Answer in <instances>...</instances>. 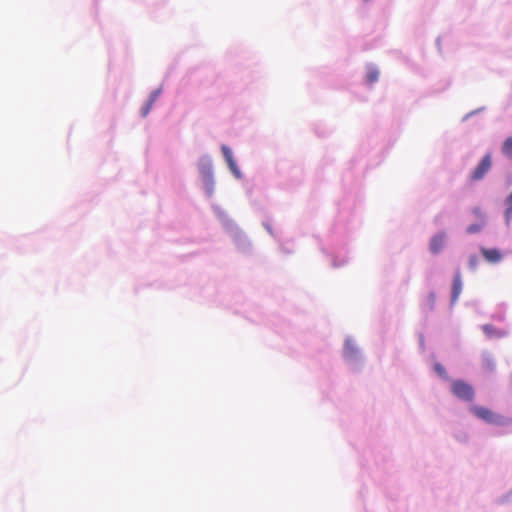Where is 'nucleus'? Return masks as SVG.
<instances>
[{
  "label": "nucleus",
  "mask_w": 512,
  "mask_h": 512,
  "mask_svg": "<svg viewBox=\"0 0 512 512\" xmlns=\"http://www.w3.org/2000/svg\"><path fill=\"white\" fill-rule=\"evenodd\" d=\"M452 393L460 400L473 401L475 392L473 387L465 381L455 380L451 384Z\"/></svg>",
  "instance_id": "2"
},
{
  "label": "nucleus",
  "mask_w": 512,
  "mask_h": 512,
  "mask_svg": "<svg viewBox=\"0 0 512 512\" xmlns=\"http://www.w3.org/2000/svg\"><path fill=\"white\" fill-rule=\"evenodd\" d=\"M477 265H478V257L475 255L471 256L469 258V266L474 269L477 267Z\"/></svg>",
  "instance_id": "15"
},
{
  "label": "nucleus",
  "mask_w": 512,
  "mask_h": 512,
  "mask_svg": "<svg viewBox=\"0 0 512 512\" xmlns=\"http://www.w3.org/2000/svg\"><path fill=\"white\" fill-rule=\"evenodd\" d=\"M222 153H223L224 158H225L226 162L228 163L230 169L232 170V172L235 175L239 176V171H238L236 163L233 159V154H232V151L230 150V148H228L227 146H222Z\"/></svg>",
  "instance_id": "7"
},
{
  "label": "nucleus",
  "mask_w": 512,
  "mask_h": 512,
  "mask_svg": "<svg viewBox=\"0 0 512 512\" xmlns=\"http://www.w3.org/2000/svg\"><path fill=\"white\" fill-rule=\"evenodd\" d=\"M379 78V71L375 68H369L366 74V80L369 84L375 83Z\"/></svg>",
  "instance_id": "10"
},
{
  "label": "nucleus",
  "mask_w": 512,
  "mask_h": 512,
  "mask_svg": "<svg viewBox=\"0 0 512 512\" xmlns=\"http://www.w3.org/2000/svg\"><path fill=\"white\" fill-rule=\"evenodd\" d=\"M485 221H482L480 224H472L467 227V233L474 234L481 231L482 227L484 226Z\"/></svg>",
  "instance_id": "13"
},
{
  "label": "nucleus",
  "mask_w": 512,
  "mask_h": 512,
  "mask_svg": "<svg viewBox=\"0 0 512 512\" xmlns=\"http://www.w3.org/2000/svg\"><path fill=\"white\" fill-rule=\"evenodd\" d=\"M502 153L505 157L512 160V136L505 139L501 147Z\"/></svg>",
  "instance_id": "9"
},
{
  "label": "nucleus",
  "mask_w": 512,
  "mask_h": 512,
  "mask_svg": "<svg viewBox=\"0 0 512 512\" xmlns=\"http://www.w3.org/2000/svg\"><path fill=\"white\" fill-rule=\"evenodd\" d=\"M470 410L477 418L490 424L505 425L511 422L509 419L483 406H472Z\"/></svg>",
  "instance_id": "1"
},
{
  "label": "nucleus",
  "mask_w": 512,
  "mask_h": 512,
  "mask_svg": "<svg viewBox=\"0 0 512 512\" xmlns=\"http://www.w3.org/2000/svg\"><path fill=\"white\" fill-rule=\"evenodd\" d=\"M159 95V92L158 91H155L154 93L151 94L149 100L145 103V105L142 107L141 109V114L143 117H146L150 110L152 109L157 97Z\"/></svg>",
  "instance_id": "8"
},
{
  "label": "nucleus",
  "mask_w": 512,
  "mask_h": 512,
  "mask_svg": "<svg viewBox=\"0 0 512 512\" xmlns=\"http://www.w3.org/2000/svg\"><path fill=\"white\" fill-rule=\"evenodd\" d=\"M506 205H507V208L505 211V217H506V221L508 223L512 217V192L506 199Z\"/></svg>",
  "instance_id": "11"
},
{
  "label": "nucleus",
  "mask_w": 512,
  "mask_h": 512,
  "mask_svg": "<svg viewBox=\"0 0 512 512\" xmlns=\"http://www.w3.org/2000/svg\"><path fill=\"white\" fill-rule=\"evenodd\" d=\"M473 212L478 218H480L482 221H485V215L480 208H475Z\"/></svg>",
  "instance_id": "16"
},
{
  "label": "nucleus",
  "mask_w": 512,
  "mask_h": 512,
  "mask_svg": "<svg viewBox=\"0 0 512 512\" xmlns=\"http://www.w3.org/2000/svg\"><path fill=\"white\" fill-rule=\"evenodd\" d=\"M434 369H435V371H436L440 376H445L446 371H445L444 367H443L441 364H439V363L435 364V365H434Z\"/></svg>",
  "instance_id": "14"
},
{
  "label": "nucleus",
  "mask_w": 512,
  "mask_h": 512,
  "mask_svg": "<svg viewBox=\"0 0 512 512\" xmlns=\"http://www.w3.org/2000/svg\"><path fill=\"white\" fill-rule=\"evenodd\" d=\"M481 253L485 260L490 263H498L502 260V254L498 249L481 248Z\"/></svg>",
  "instance_id": "4"
},
{
  "label": "nucleus",
  "mask_w": 512,
  "mask_h": 512,
  "mask_svg": "<svg viewBox=\"0 0 512 512\" xmlns=\"http://www.w3.org/2000/svg\"><path fill=\"white\" fill-rule=\"evenodd\" d=\"M444 243H445V234L444 233H439V234L435 235L431 239V242H430L431 252L433 254H438L442 250Z\"/></svg>",
  "instance_id": "5"
},
{
  "label": "nucleus",
  "mask_w": 512,
  "mask_h": 512,
  "mask_svg": "<svg viewBox=\"0 0 512 512\" xmlns=\"http://www.w3.org/2000/svg\"><path fill=\"white\" fill-rule=\"evenodd\" d=\"M461 292H462L461 275H460V273H456L454 280H453V285H452V296H451L452 303H455L458 300Z\"/></svg>",
  "instance_id": "6"
},
{
  "label": "nucleus",
  "mask_w": 512,
  "mask_h": 512,
  "mask_svg": "<svg viewBox=\"0 0 512 512\" xmlns=\"http://www.w3.org/2000/svg\"><path fill=\"white\" fill-rule=\"evenodd\" d=\"M492 167L491 154L487 153L471 172L470 179L472 181L481 180Z\"/></svg>",
  "instance_id": "3"
},
{
  "label": "nucleus",
  "mask_w": 512,
  "mask_h": 512,
  "mask_svg": "<svg viewBox=\"0 0 512 512\" xmlns=\"http://www.w3.org/2000/svg\"><path fill=\"white\" fill-rule=\"evenodd\" d=\"M484 333L489 336V337H492V336H499L500 334L496 331L495 327L490 325V324H486L482 327Z\"/></svg>",
  "instance_id": "12"
}]
</instances>
